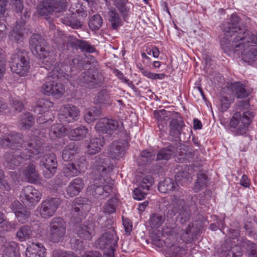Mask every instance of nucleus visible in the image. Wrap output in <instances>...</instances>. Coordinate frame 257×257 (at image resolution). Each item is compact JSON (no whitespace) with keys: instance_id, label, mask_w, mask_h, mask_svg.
Instances as JSON below:
<instances>
[{"instance_id":"obj_11","label":"nucleus","mask_w":257,"mask_h":257,"mask_svg":"<svg viewBox=\"0 0 257 257\" xmlns=\"http://www.w3.org/2000/svg\"><path fill=\"white\" fill-rule=\"evenodd\" d=\"M4 165L10 169H14L19 166L24 161L27 160L25 157V153L19 149L10 150L4 155Z\"/></svg>"},{"instance_id":"obj_2","label":"nucleus","mask_w":257,"mask_h":257,"mask_svg":"<svg viewBox=\"0 0 257 257\" xmlns=\"http://www.w3.org/2000/svg\"><path fill=\"white\" fill-rule=\"evenodd\" d=\"M90 209V206L81 201L80 199H75L72 205V217L71 220L75 225V233L77 236L84 240H90L95 234V223L92 221H87L81 224Z\"/></svg>"},{"instance_id":"obj_58","label":"nucleus","mask_w":257,"mask_h":257,"mask_svg":"<svg viewBox=\"0 0 257 257\" xmlns=\"http://www.w3.org/2000/svg\"><path fill=\"white\" fill-rule=\"evenodd\" d=\"M48 101L44 99H40L38 102V104L34 108V112L38 114H42L47 111V104Z\"/></svg>"},{"instance_id":"obj_10","label":"nucleus","mask_w":257,"mask_h":257,"mask_svg":"<svg viewBox=\"0 0 257 257\" xmlns=\"http://www.w3.org/2000/svg\"><path fill=\"white\" fill-rule=\"evenodd\" d=\"M67 7V0H44L39 5L38 13L41 16H48L52 12L62 13Z\"/></svg>"},{"instance_id":"obj_27","label":"nucleus","mask_w":257,"mask_h":257,"mask_svg":"<svg viewBox=\"0 0 257 257\" xmlns=\"http://www.w3.org/2000/svg\"><path fill=\"white\" fill-rule=\"evenodd\" d=\"M46 249L40 243H32L26 249V257H45Z\"/></svg>"},{"instance_id":"obj_45","label":"nucleus","mask_w":257,"mask_h":257,"mask_svg":"<svg viewBox=\"0 0 257 257\" xmlns=\"http://www.w3.org/2000/svg\"><path fill=\"white\" fill-rule=\"evenodd\" d=\"M208 184V177L204 173H198L197 180L194 185V190L195 192H198L203 188L206 187Z\"/></svg>"},{"instance_id":"obj_22","label":"nucleus","mask_w":257,"mask_h":257,"mask_svg":"<svg viewBox=\"0 0 257 257\" xmlns=\"http://www.w3.org/2000/svg\"><path fill=\"white\" fill-rule=\"evenodd\" d=\"M256 38L257 35L254 36V39ZM241 50L242 59L244 62L249 64L257 62V43L249 42Z\"/></svg>"},{"instance_id":"obj_17","label":"nucleus","mask_w":257,"mask_h":257,"mask_svg":"<svg viewBox=\"0 0 257 257\" xmlns=\"http://www.w3.org/2000/svg\"><path fill=\"white\" fill-rule=\"evenodd\" d=\"M118 238L114 229H111L101 236L96 242V246L100 249L112 248L117 245Z\"/></svg>"},{"instance_id":"obj_59","label":"nucleus","mask_w":257,"mask_h":257,"mask_svg":"<svg viewBox=\"0 0 257 257\" xmlns=\"http://www.w3.org/2000/svg\"><path fill=\"white\" fill-rule=\"evenodd\" d=\"M148 191L145 189H143L140 187L138 186L133 191V197L135 199L141 200L145 198L147 194Z\"/></svg>"},{"instance_id":"obj_53","label":"nucleus","mask_w":257,"mask_h":257,"mask_svg":"<svg viewBox=\"0 0 257 257\" xmlns=\"http://www.w3.org/2000/svg\"><path fill=\"white\" fill-rule=\"evenodd\" d=\"M155 158V154L153 151H144L142 152L139 163L142 165L151 163Z\"/></svg>"},{"instance_id":"obj_8","label":"nucleus","mask_w":257,"mask_h":257,"mask_svg":"<svg viewBox=\"0 0 257 257\" xmlns=\"http://www.w3.org/2000/svg\"><path fill=\"white\" fill-rule=\"evenodd\" d=\"M189 176L187 172L179 171L175 175V181L169 178L165 179L158 185V190L163 193H169L171 191L178 192L180 193H178V195H181L183 192L177 182L183 179H187L189 178Z\"/></svg>"},{"instance_id":"obj_60","label":"nucleus","mask_w":257,"mask_h":257,"mask_svg":"<svg viewBox=\"0 0 257 257\" xmlns=\"http://www.w3.org/2000/svg\"><path fill=\"white\" fill-rule=\"evenodd\" d=\"M6 58L5 54L0 51V80L3 78L6 72Z\"/></svg>"},{"instance_id":"obj_1","label":"nucleus","mask_w":257,"mask_h":257,"mask_svg":"<svg viewBox=\"0 0 257 257\" xmlns=\"http://www.w3.org/2000/svg\"><path fill=\"white\" fill-rule=\"evenodd\" d=\"M240 19L236 14L231 15L229 21H224L221 29L225 38L220 41L221 48L225 53L241 51L249 42L257 43L253 33L240 24Z\"/></svg>"},{"instance_id":"obj_26","label":"nucleus","mask_w":257,"mask_h":257,"mask_svg":"<svg viewBox=\"0 0 257 257\" xmlns=\"http://www.w3.org/2000/svg\"><path fill=\"white\" fill-rule=\"evenodd\" d=\"M87 191L89 195H91L95 198H98L101 195L106 197L112 191V188L109 185H97L96 184H94L87 188Z\"/></svg>"},{"instance_id":"obj_30","label":"nucleus","mask_w":257,"mask_h":257,"mask_svg":"<svg viewBox=\"0 0 257 257\" xmlns=\"http://www.w3.org/2000/svg\"><path fill=\"white\" fill-rule=\"evenodd\" d=\"M104 144L103 137L100 136L91 138L87 145V153L89 155H95L100 151L101 147Z\"/></svg>"},{"instance_id":"obj_56","label":"nucleus","mask_w":257,"mask_h":257,"mask_svg":"<svg viewBox=\"0 0 257 257\" xmlns=\"http://www.w3.org/2000/svg\"><path fill=\"white\" fill-rule=\"evenodd\" d=\"M126 0L114 1V5L117 8L119 12L122 14L123 18L127 16L129 9L125 6Z\"/></svg>"},{"instance_id":"obj_25","label":"nucleus","mask_w":257,"mask_h":257,"mask_svg":"<svg viewBox=\"0 0 257 257\" xmlns=\"http://www.w3.org/2000/svg\"><path fill=\"white\" fill-rule=\"evenodd\" d=\"M170 120L169 125V134L175 139H178L181 141V132L185 124L180 117L177 115L172 116Z\"/></svg>"},{"instance_id":"obj_14","label":"nucleus","mask_w":257,"mask_h":257,"mask_svg":"<svg viewBox=\"0 0 257 257\" xmlns=\"http://www.w3.org/2000/svg\"><path fill=\"white\" fill-rule=\"evenodd\" d=\"M40 166H44L46 171L44 175L46 178H51L56 173L58 164L56 155L54 153L44 155L41 160Z\"/></svg>"},{"instance_id":"obj_29","label":"nucleus","mask_w":257,"mask_h":257,"mask_svg":"<svg viewBox=\"0 0 257 257\" xmlns=\"http://www.w3.org/2000/svg\"><path fill=\"white\" fill-rule=\"evenodd\" d=\"M37 55L42 60V63L44 65L43 67L47 70L51 68L56 60V55L47 49L42 52H39Z\"/></svg>"},{"instance_id":"obj_37","label":"nucleus","mask_w":257,"mask_h":257,"mask_svg":"<svg viewBox=\"0 0 257 257\" xmlns=\"http://www.w3.org/2000/svg\"><path fill=\"white\" fill-rule=\"evenodd\" d=\"M78 147L73 142L67 145L62 152V157L64 161L72 160L74 155L78 152Z\"/></svg>"},{"instance_id":"obj_31","label":"nucleus","mask_w":257,"mask_h":257,"mask_svg":"<svg viewBox=\"0 0 257 257\" xmlns=\"http://www.w3.org/2000/svg\"><path fill=\"white\" fill-rule=\"evenodd\" d=\"M83 180L80 178L74 179L67 187V194L70 197L77 195L84 187Z\"/></svg>"},{"instance_id":"obj_12","label":"nucleus","mask_w":257,"mask_h":257,"mask_svg":"<svg viewBox=\"0 0 257 257\" xmlns=\"http://www.w3.org/2000/svg\"><path fill=\"white\" fill-rule=\"evenodd\" d=\"M70 16L64 17L61 18L62 22L71 27L73 29H78L81 28L83 25L84 21L87 17V14L83 9H78L71 11Z\"/></svg>"},{"instance_id":"obj_57","label":"nucleus","mask_w":257,"mask_h":257,"mask_svg":"<svg viewBox=\"0 0 257 257\" xmlns=\"http://www.w3.org/2000/svg\"><path fill=\"white\" fill-rule=\"evenodd\" d=\"M31 213L27 209L24 207L23 209L15 214L18 221L24 223L28 221Z\"/></svg>"},{"instance_id":"obj_55","label":"nucleus","mask_w":257,"mask_h":257,"mask_svg":"<svg viewBox=\"0 0 257 257\" xmlns=\"http://www.w3.org/2000/svg\"><path fill=\"white\" fill-rule=\"evenodd\" d=\"M57 81L53 80V91L52 92V96L56 98H60L64 92V88L63 85L60 83L56 82Z\"/></svg>"},{"instance_id":"obj_15","label":"nucleus","mask_w":257,"mask_h":257,"mask_svg":"<svg viewBox=\"0 0 257 257\" xmlns=\"http://www.w3.org/2000/svg\"><path fill=\"white\" fill-rule=\"evenodd\" d=\"M23 135L18 132H11L4 138H0V144L3 147H10V150L15 148H22Z\"/></svg>"},{"instance_id":"obj_61","label":"nucleus","mask_w":257,"mask_h":257,"mask_svg":"<svg viewBox=\"0 0 257 257\" xmlns=\"http://www.w3.org/2000/svg\"><path fill=\"white\" fill-rule=\"evenodd\" d=\"M80 49L82 52L89 53L95 51V48L94 46L91 45L89 42L82 40L81 41Z\"/></svg>"},{"instance_id":"obj_40","label":"nucleus","mask_w":257,"mask_h":257,"mask_svg":"<svg viewBox=\"0 0 257 257\" xmlns=\"http://www.w3.org/2000/svg\"><path fill=\"white\" fill-rule=\"evenodd\" d=\"M20 253L18 244L15 242L7 244L4 250V257H19Z\"/></svg>"},{"instance_id":"obj_52","label":"nucleus","mask_w":257,"mask_h":257,"mask_svg":"<svg viewBox=\"0 0 257 257\" xmlns=\"http://www.w3.org/2000/svg\"><path fill=\"white\" fill-rule=\"evenodd\" d=\"M103 23L101 17L98 15L93 16L89 21V27L92 31L97 30L100 29Z\"/></svg>"},{"instance_id":"obj_49","label":"nucleus","mask_w":257,"mask_h":257,"mask_svg":"<svg viewBox=\"0 0 257 257\" xmlns=\"http://www.w3.org/2000/svg\"><path fill=\"white\" fill-rule=\"evenodd\" d=\"M70 65L72 67L76 69H80L82 68L83 69H87L91 64L88 61L84 60L80 56H78L71 60Z\"/></svg>"},{"instance_id":"obj_39","label":"nucleus","mask_w":257,"mask_h":257,"mask_svg":"<svg viewBox=\"0 0 257 257\" xmlns=\"http://www.w3.org/2000/svg\"><path fill=\"white\" fill-rule=\"evenodd\" d=\"M230 88L237 98H245L249 95V93L245 89V86L240 82L232 84Z\"/></svg>"},{"instance_id":"obj_5","label":"nucleus","mask_w":257,"mask_h":257,"mask_svg":"<svg viewBox=\"0 0 257 257\" xmlns=\"http://www.w3.org/2000/svg\"><path fill=\"white\" fill-rule=\"evenodd\" d=\"M87 69V71L82 73L77 78L78 84L89 89L100 86L102 84V78L98 71L91 66L88 67Z\"/></svg>"},{"instance_id":"obj_62","label":"nucleus","mask_w":257,"mask_h":257,"mask_svg":"<svg viewBox=\"0 0 257 257\" xmlns=\"http://www.w3.org/2000/svg\"><path fill=\"white\" fill-rule=\"evenodd\" d=\"M10 4L17 14H21L24 9L23 0L10 2Z\"/></svg>"},{"instance_id":"obj_50","label":"nucleus","mask_w":257,"mask_h":257,"mask_svg":"<svg viewBox=\"0 0 257 257\" xmlns=\"http://www.w3.org/2000/svg\"><path fill=\"white\" fill-rule=\"evenodd\" d=\"M96 103L111 104L110 96L106 89L101 90L94 98Z\"/></svg>"},{"instance_id":"obj_7","label":"nucleus","mask_w":257,"mask_h":257,"mask_svg":"<svg viewBox=\"0 0 257 257\" xmlns=\"http://www.w3.org/2000/svg\"><path fill=\"white\" fill-rule=\"evenodd\" d=\"M172 204L171 211L177 215V221L182 224H186L190 218L191 211L186 205L185 200L174 195L172 197Z\"/></svg>"},{"instance_id":"obj_46","label":"nucleus","mask_w":257,"mask_h":257,"mask_svg":"<svg viewBox=\"0 0 257 257\" xmlns=\"http://www.w3.org/2000/svg\"><path fill=\"white\" fill-rule=\"evenodd\" d=\"M88 130L84 126L78 127L70 132V136L75 141H79L86 137Z\"/></svg>"},{"instance_id":"obj_36","label":"nucleus","mask_w":257,"mask_h":257,"mask_svg":"<svg viewBox=\"0 0 257 257\" xmlns=\"http://www.w3.org/2000/svg\"><path fill=\"white\" fill-rule=\"evenodd\" d=\"M24 29L20 25H16L10 34L9 39L10 41L18 44L23 42L24 40Z\"/></svg>"},{"instance_id":"obj_28","label":"nucleus","mask_w":257,"mask_h":257,"mask_svg":"<svg viewBox=\"0 0 257 257\" xmlns=\"http://www.w3.org/2000/svg\"><path fill=\"white\" fill-rule=\"evenodd\" d=\"M65 66L58 62L55 64L52 71L49 73L47 79L57 81L58 79L65 78L67 75Z\"/></svg>"},{"instance_id":"obj_44","label":"nucleus","mask_w":257,"mask_h":257,"mask_svg":"<svg viewBox=\"0 0 257 257\" xmlns=\"http://www.w3.org/2000/svg\"><path fill=\"white\" fill-rule=\"evenodd\" d=\"M101 110L100 108L96 107L90 108L84 115L86 121L89 123L96 120L101 114Z\"/></svg>"},{"instance_id":"obj_48","label":"nucleus","mask_w":257,"mask_h":257,"mask_svg":"<svg viewBox=\"0 0 257 257\" xmlns=\"http://www.w3.org/2000/svg\"><path fill=\"white\" fill-rule=\"evenodd\" d=\"M167 246L169 247L167 251L168 254L172 257H182L186 254V249L185 247L174 244H172L171 246Z\"/></svg>"},{"instance_id":"obj_20","label":"nucleus","mask_w":257,"mask_h":257,"mask_svg":"<svg viewBox=\"0 0 257 257\" xmlns=\"http://www.w3.org/2000/svg\"><path fill=\"white\" fill-rule=\"evenodd\" d=\"M59 204V200L57 198H51L43 201L40 208L41 216L44 218L52 216L55 213Z\"/></svg>"},{"instance_id":"obj_13","label":"nucleus","mask_w":257,"mask_h":257,"mask_svg":"<svg viewBox=\"0 0 257 257\" xmlns=\"http://www.w3.org/2000/svg\"><path fill=\"white\" fill-rule=\"evenodd\" d=\"M41 193L32 186H28L23 188L21 197L23 204L29 207L36 205L41 198Z\"/></svg>"},{"instance_id":"obj_23","label":"nucleus","mask_w":257,"mask_h":257,"mask_svg":"<svg viewBox=\"0 0 257 257\" xmlns=\"http://www.w3.org/2000/svg\"><path fill=\"white\" fill-rule=\"evenodd\" d=\"M119 123L117 121L103 118L99 120L95 127L97 131L111 134L117 129Z\"/></svg>"},{"instance_id":"obj_16","label":"nucleus","mask_w":257,"mask_h":257,"mask_svg":"<svg viewBox=\"0 0 257 257\" xmlns=\"http://www.w3.org/2000/svg\"><path fill=\"white\" fill-rule=\"evenodd\" d=\"M79 116V110L77 107L67 105L62 109L58 118L62 123L67 124L78 120Z\"/></svg>"},{"instance_id":"obj_54","label":"nucleus","mask_w":257,"mask_h":257,"mask_svg":"<svg viewBox=\"0 0 257 257\" xmlns=\"http://www.w3.org/2000/svg\"><path fill=\"white\" fill-rule=\"evenodd\" d=\"M154 183L153 178L151 175H147L139 181L138 186L148 191Z\"/></svg>"},{"instance_id":"obj_24","label":"nucleus","mask_w":257,"mask_h":257,"mask_svg":"<svg viewBox=\"0 0 257 257\" xmlns=\"http://www.w3.org/2000/svg\"><path fill=\"white\" fill-rule=\"evenodd\" d=\"M30 47L33 54L38 55L47 49V42L40 35L34 34L29 41Z\"/></svg>"},{"instance_id":"obj_64","label":"nucleus","mask_w":257,"mask_h":257,"mask_svg":"<svg viewBox=\"0 0 257 257\" xmlns=\"http://www.w3.org/2000/svg\"><path fill=\"white\" fill-rule=\"evenodd\" d=\"M52 257H77L73 253L68 252L60 249H55L53 251Z\"/></svg>"},{"instance_id":"obj_19","label":"nucleus","mask_w":257,"mask_h":257,"mask_svg":"<svg viewBox=\"0 0 257 257\" xmlns=\"http://www.w3.org/2000/svg\"><path fill=\"white\" fill-rule=\"evenodd\" d=\"M175 111H167L165 109L156 110L154 111V117L158 121V127L161 132L165 133L167 128V121L171 120L172 116L177 115Z\"/></svg>"},{"instance_id":"obj_33","label":"nucleus","mask_w":257,"mask_h":257,"mask_svg":"<svg viewBox=\"0 0 257 257\" xmlns=\"http://www.w3.org/2000/svg\"><path fill=\"white\" fill-rule=\"evenodd\" d=\"M239 241L240 245L245 249L249 256L257 257V245L254 242L243 237L239 239Z\"/></svg>"},{"instance_id":"obj_63","label":"nucleus","mask_w":257,"mask_h":257,"mask_svg":"<svg viewBox=\"0 0 257 257\" xmlns=\"http://www.w3.org/2000/svg\"><path fill=\"white\" fill-rule=\"evenodd\" d=\"M180 156V159L187 160L190 158H193L194 156L195 153L191 149H187L180 151L179 153Z\"/></svg>"},{"instance_id":"obj_35","label":"nucleus","mask_w":257,"mask_h":257,"mask_svg":"<svg viewBox=\"0 0 257 257\" xmlns=\"http://www.w3.org/2000/svg\"><path fill=\"white\" fill-rule=\"evenodd\" d=\"M108 20L113 30H117L122 25L121 19L115 8H111L107 14Z\"/></svg>"},{"instance_id":"obj_34","label":"nucleus","mask_w":257,"mask_h":257,"mask_svg":"<svg viewBox=\"0 0 257 257\" xmlns=\"http://www.w3.org/2000/svg\"><path fill=\"white\" fill-rule=\"evenodd\" d=\"M177 152V148L173 146H169L158 151L157 154L156 160H169Z\"/></svg>"},{"instance_id":"obj_51","label":"nucleus","mask_w":257,"mask_h":257,"mask_svg":"<svg viewBox=\"0 0 257 257\" xmlns=\"http://www.w3.org/2000/svg\"><path fill=\"white\" fill-rule=\"evenodd\" d=\"M118 200L116 198H112L107 200L103 207V211L105 213L110 214L113 213L116 210Z\"/></svg>"},{"instance_id":"obj_18","label":"nucleus","mask_w":257,"mask_h":257,"mask_svg":"<svg viewBox=\"0 0 257 257\" xmlns=\"http://www.w3.org/2000/svg\"><path fill=\"white\" fill-rule=\"evenodd\" d=\"M126 141H114L108 148V155L113 159L119 160L123 158L128 148Z\"/></svg>"},{"instance_id":"obj_47","label":"nucleus","mask_w":257,"mask_h":257,"mask_svg":"<svg viewBox=\"0 0 257 257\" xmlns=\"http://www.w3.org/2000/svg\"><path fill=\"white\" fill-rule=\"evenodd\" d=\"M66 131V128L62 124H56L51 126L49 134L52 137L61 138Z\"/></svg>"},{"instance_id":"obj_6","label":"nucleus","mask_w":257,"mask_h":257,"mask_svg":"<svg viewBox=\"0 0 257 257\" xmlns=\"http://www.w3.org/2000/svg\"><path fill=\"white\" fill-rule=\"evenodd\" d=\"M48 238L54 243L63 240L66 234V224L64 220L60 217L52 218L49 223Z\"/></svg>"},{"instance_id":"obj_3","label":"nucleus","mask_w":257,"mask_h":257,"mask_svg":"<svg viewBox=\"0 0 257 257\" xmlns=\"http://www.w3.org/2000/svg\"><path fill=\"white\" fill-rule=\"evenodd\" d=\"M44 144V141L38 137H25L22 148L24 149L22 152L25 153L26 159L28 160L31 158H41L45 152Z\"/></svg>"},{"instance_id":"obj_38","label":"nucleus","mask_w":257,"mask_h":257,"mask_svg":"<svg viewBox=\"0 0 257 257\" xmlns=\"http://www.w3.org/2000/svg\"><path fill=\"white\" fill-rule=\"evenodd\" d=\"M35 122V119L30 112L23 113L19 116V124L22 129H28L31 127Z\"/></svg>"},{"instance_id":"obj_41","label":"nucleus","mask_w":257,"mask_h":257,"mask_svg":"<svg viewBox=\"0 0 257 257\" xmlns=\"http://www.w3.org/2000/svg\"><path fill=\"white\" fill-rule=\"evenodd\" d=\"M165 220L164 214L154 213L150 215L149 223L152 228H159Z\"/></svg>"},{"instance_id":"obj_42","label":"nucleus","mask_w":257,"mask_h":257,"mask_svg":"<svg viewBox=\"0 0 257 257\" xmlns=\"http://www.w3.org/2000/svg\"><path fill=\"white\" fill-rule=\"evenodd\" d=\"M32 235V230L30 226L24 225L17 231L16 236L20 241H24L30 238Z\"/></svg>"},{"instance_id":"obj_9","label":"nucleus","mask_w":257,"mask_h":257,"mask_svg":"<svg viewBox=\"0 0 257 257\" xmlns=\"http://www.w3.org/2000/svg\"><path fill=\"white\" fill-rule=\"evenodd\" d=\"M109 161V158L104 154H100L96 156L94 158L93 162L94 168L93 172L97 174L98 178L101 181L102 180L104 182L108 183L109 178L107 177L105 179V176L108 175L111 172L113 169V165L112 164H108L107 163Z\"/></svg>"},{"instance_id":"obj_43","label":"nucleus","mask_w":257,"mask_h":257,"mask_svg":"<svg viewBox=\"0 0 257 257\" xmlns=\"http://www.w3.org/2000/svg\"><path fill=\"white\" fill-rule=\"evenodd\" d=\"M81 171V169L79 165L69 163L64 169V174L66 177H72L78 175Z\"/></svg>"},{"instance_id":"obj_4","label":"nucleus","mask_w":257,"mask_h":257,"mask_svg":"<svg viewBox=\"0 0 257 257\" xmlns=\"http://www.w3.org/2000/svg\"><path fill=\"white\" fill-rule=\"evenodd\" d=\"M10 63L12 71L21 76L26 75L30 67L26 52L20 49L12 55Z\"/></svg>"},{"instance_id":"obj_32","label":"nucleus","mask_w":257,"mask_h":257,"mask_svg":"<svg viewBox=\"0 0 257 257\" xmlns=\"http://www.w3.org/2000/svg\"><path fill=\"white\" fill-rule=\"evenodd\" d=\"M24 175L31 183H36L40 181L39 174L36 170V167L34 164H30L28 165L24 170Z\"/></svg>"},{"instance_id":"obj_21","label":"nucleus","mask_w":257,"mask_h":257,"mask_svg":"<svg viewBox=\"0 0 257 257\" xmlns=\"http://www.w3.org/2000/svg\"><path fill=\"white\" fill-rule=\"evenodd\" d=\"M254 117L252 112L247 111L242 113V117L240 118V124L236 128L232 130L231 132L234 136L243 135L248 131V127L250 124L252 119Z\"/></svg>"}]
</instances>
